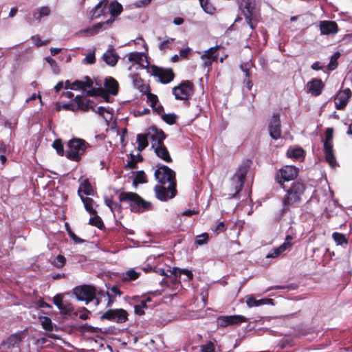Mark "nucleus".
<instances>
[{
  "mask_svg": "<svg viewBox=\"0 0 352 352\" xmlns=\"http://www.w3.org/2000/svg\"><path fill=\"white\" fill-rule=\"evenodd\" d=\"M293 240V236L291 235H287L285 239V241L283 244H281L279 247L280 249L284 252L285 251L290 249L292 246V241Z\"/></svg>",
  "mask_w": 352,
  "mask_h": 352,
  "instance_id": "obj_53",
  "label": "nucleus"
},
{
  "mask_svg": "<svg viewBox=\"0 0 352 352\" xmlns=\"http://www.w3.org/2000/svg\"><path fill=\"white\" fill-rule=\"evenodd\" d=\"M103 58L107 65L113 67L117 64L119 56L114 53V48L112 47L103 54Z\"/></svg>",
  "mask_w": 352,
  "mask_h": 352,
  "instance_id": "obj_26",
  "label": "nucleus"
},
{
  "mask_svg": "<svg viewBox=\"0 0 352 352\" xmlns=\"http://www.w3.org/2000/svg\"><path fill=\"white\" fill-rule=\"evenodd\" d=\"M133 85L139 89L140 92L148 91L149 85L144 84V81L138 74H133L131 76Z\"/></svg>",
  "mask_w": 352,
  "mask_h": 352,
  "instance_id": "obj_29",
  "label": "nucleus"
},
{
  "mask_svg": "<svg viewBox=\"0 0 352 352\" xmlns=\"http://www.w3.org/2000/svg\"><path fill=\"white\" fill-rule=\"evenodd\" d=\"M101 320H109L117 323H124L128 320V313L123 309H108L100 317Z\"/></svg>",
  "mask_w": 352,
  "mask_h": 352,
  "instance_id": "obj_10",
  "label": "nucleus"
},
{
  "mask_svg": "<svg viewBox=\"0 0 352 352\" xmlns=\"http://www.w3.org/2000/svg\"><path fill=\"white\" fill-rule=\"evenodd\" d=\"M208 239H209V235L208 233L205 232L200 235H198L196 237L195 243L199 245H201L207 243Z\"/></svg>",
  "mask_w": 352,
  "mask_h": 352,
  "instance_id": "obj_55",
  "label": "nucleus"
},
{
  "mask_svg": "<svg viewBox=\"0 0 352 352\" xmlns=\"http://www.w3.org/2000/svg\"><path fill=\"white\" fill-rule=\"evenodd\" d=\"M149 135L150 133H148V132L146 133H138L137 135V149L140 152L144 150L148 146V138H149Z\"/></svg>",
  "mask_w": 352,
  "mask_h": 352,
  "instance_id": "obj_28",
  "label": "nucleus"
},
{
  "mask_svg": "<svg viewBox=\"0 0 352 352\" xmlns=\"http://www.w3.org/2000/svg\"><path fill=\"white\" fill-rule=\"evenodd\" d=\"M305 155V152L304 149L301 147L289 149L287 151L288 157L296 160H299L301 157H304Z\"/></svg>",
  "mask_w": 352,
  "mask_h": 352,
  "instance_id": "obj_35",
  "label": "nucleus"
},
{
  "mask_svg": "<svg viewBox=\"0 0 352 352\" xmlns=\"http://www.w3.org/2000/svg\"><path fill=\"white\" fill-rule=\"evenodd\" d=\"M175 41V38L167 37L164 41L159 45V49L165 52L168 49H171L172 45Z\"/></svg>",
  "mask_w": 352,
  "mask_h": 352,
  "instance_id": "obj_47",
  "label": "nucleus"
},
{
  "mask_svg": "<svg viewBox=\"0 0 352 352\" xmlns=\"http://www.w3.org/2000/svg\"><path fill=\"white\" fill-rule=\"evenodd\" d=\"M299 168L292 165H285L276 170L274 173V182L280 188H285L287 183L297 180L299 175Z\"/></svg>",
  "mask_w": 352,
  "mask_h": 352,
  "instance_id": "obj_5",
  "label": "nucleus"
},
{
  "mask_svg": "<svg viewBox=\"0 0 352 352\" xmlns=\"http://www.w3.org/2000/svg\"><path fill=\"white\" fill-rule=\"evenodd\" d=\"M58 309L60 313L65 315H69L74 311V307L72 305L68 302H64L63 305L60 306Z\"/></svg>",
  "mask_w": 352,
  "mask_h": 352,
  "instance_id": "obj_50",
  "label": "nucleus"
},
{
  "mask_svg": "<svg viewBox=\"0 0 352 352\" xmlns=\"http://www.w3.org/2000/svg\"><path fill=\"white\" fill-rule=\"evenodd\" d=\"M324 84L320 78H314L307 85V91L314 96H318L322 94Z\"/></svg>",
  "mask_w": 352,
  "mask_h": 352,
  "instance_id": "obj_18",
  "label": "nucleus"
},
{
  "mask_svg": "<svg viewBox=\"0 0 352 352\" xmlns=\"http://www.w3.org/2000/svg\"><path fill=\"white\" fill-rule=\"evenodd\" d=\"M111 18L113 19L121 14L123 10L122 6L117 1H111L109 6Z\"/></svg>",
  "mask_w": 352,
  "mask_h": 352,
  "instance_id": "obj_31",
  "label": "nucleus"
},
{
  "mask_svg": "<svg viewBox=\"0 0 352 352\" xmlns=\"http://www.w3.org/2000/svg\"><path fill=\"white\" fill-rule=\"evenodd\" d=\"M352 96V91L349 88L339 91L334 96L336 108L338 110H343L348 104Z\"/></svg>",
  "mask_w": 352,
  "mask_h": 352,
  "instance_id": "obj_14",
  "label": "nucleus"
},
{
  "mask_svg": "<svg viewBox=\"0 0 352 352\" xmlns=\"http://www.w3.org/2000/svg\"><path fill=\"white\" fill-rule=\"evenodd\" d=\"M250 66L251 64L250 63H244L240 65L241 69L245 73V78H251L252 76Z\"/></svg>",
  "mask_w": 352,
  "mask_h": 352,
  "instance_id": "obj_60",
  "label": "nucleus"
},
{
  "mask_svg": "<svg viewBox=\"0 0 352 352\" xmlns=\"http://www.w3.org/2000/svg\"><path fill=\"white\" fill-rule=\"evenodd\" d=\"M248 318L241 315L220 316L217 318V326L226 327L231 325H238L248 322Z\"/></svg>",
  "mask_w": 352,
  "mask_h": 352,
  "instance_id": "obj_12",
  "label": "nucleus"
},
{
  "mask_svg": "<svg viewBox=\"0 0 352 352\" xmlns=\"http://www.w3.org/2000/svg\"><path fill=\"white\" fill-rule=\"evenodd\" d=\"M108 4L107 0L100 1L91 12V19H96L105 13V10Z\"/></svg>",
  "mask_w": 352,
  "mask_h": 352,
  "instance_id": "obj_23",
  "label": "nucleus"
},
{
  "mask_svg": "<svg viewBox=\"0 0 352 352\" xmlns=\"http://www.w3.org/2000/svg\"><path fill=\"white\" fill-rule=\"evenodd\" d=\"M119 201L127 203L130 210L134 213H143L152 210V204L136 192H122L119 194Z\"/></svg>",
  "mask_w": 352,
  "mask_h": 352,
  "instance_id": "obj_2",
  "label": "nucleus"
},
{
  "mask_svg": "<svg viewBox=\"0 0 352 352\" xmlns=\"http://www.w3.org/2000/svg\"><path fill=\"white\" fill-rule=\"evenodd\" d=\"M147 305L145 304L144 301H140L138 305H135L134 307L135 313L139 316L144 314V309L147 308Z\"/></svg>",
  "mask_w": 352,
  "mask_h": 352,
  "instance_id": "obj_58",
  "label": "nucleus"
},
{
  "mask_svg": "<svg viewBox=\"0 0 352 352\" xmlns=\"http://www.w3.org/2000/svg\"><path fill=\"white\" fill-rule=\"evenodd\" d=\"M105 204L109 208L111 212L122 210V207L120 203L114 201L112 199L107 198L104 200Z\"/></svg>",
  "mask_w": 352,
  "mask_h": 352,
  "instance_id": "obj_42",
  "label": "nucleus"
},
{
  "mask_svg": "<svg viewBox=\"0 0 352 352\" xmlns=\"http://www.w3.org/2000/svg\"><path fill=\"white\" fill-rule=\"evenodd\" d=\"M151 147L154 149V153L160 159L166 163H171L173 162L170 153L164 144L157 146L152 144Z\"/></svg>",
  "mask_w": 352,
  "mask_h": 352,
  "instance_id": "obj_17",
  "label": "nucleus"
},
{
  "mask_svg": "<svg viewBox=\"0 0 352 352\" xmlns=\"http://www.w3.org/2000/svg\"><path fill=\"white\" fill-rule=\"evenodd\" d=\"M142 94L146 95L147 102H150L151 107H154L155 105H157L159 102L158 97L157 95L152 94L150 91V88L148 89V91H143Z\"/></svg>",
  "mask_w": 352,
  "mask_h": 352,
  "instance_id": "obj_44",
  "label": "nucleus"
},
{
  "mask_svg": "<svg viewBox=\"0 0 352 352\" xmlns=\"http://www.w3.org/2000/svg\"><path fill=\"white\" fill-rule=\"evenodd\" d=\"M50 14V9L47 6L41 7L39 10L38 12H34L33 14V17L36 19L38 21H40L41 18L43 16H47Z\"/></svg>",
  "mask_w": 352,
  "mask_h": 352,
  "instance_id": "obj_43",
  "label": "nucleus"
},
{
  "mask_svg": "<svg viewBox=\"0 0 352 352\" xmlns=\"http://www.w3.org/2000/svg\"><path fill=\"white\" fill-rule=\"evenodd\" d=\"M176 272H177L179 276L182 274L186 275L188 277V281H190L193 279V274L191 270H189L188 269H180L178 267H173L172 273H175Z\"/></svg>",
  "mask_w": 352,
  "mask_h": 352,
  "instance_id": "obj_49",
  "label": "nucleus"
},
{
  "mask_svg": "<svg viewBox=\"0 0 352 352\" xmlns=\"http://www.w3.org/2000/svg\"><path fill=\"white\" fill-rule=\"evenodd\" d=\"M250 164L251 162L250 160L243 162L232 177L230 182V192L228 193L230 197H236L241 191L247 173L250 168Z\"/></svg>",
  "mask_w": 352,
  "mask_h": 352,
  "instance_id": "obj_3",
  "label": "nucleus"
},
{
  "mask_svg": "<svg viewBox=\"0 0 352 352\" xmlns=\"http://www.w3.org/2000/svg\"><path fill=\"white\" fill-rule=\"evenodd\" d=\"M319 27L321 34L324 35L335 34L339 30L337 23L333 21H322Z\"/></svg>",
  "mask_w": 352,
  "mask_h": 352,
  "instance_id": "obj_19",
  "label": "nucleus"
},
{
  "mask_svg": "<svg viewBox=\"0 0 352 352\" xmlns=\"http://www.w3.org/2000/svg\"><path fill=\"white\" fill-rule=\"evenodd\" d=\"M88 146L85 140L74 138L68 142L65 156L70 160L79 162Z\"/></svg>",
  "mask_w": 352,
  "mask_h": 352,
  "instance_id": "obj_6",
  "label": "nucleus"
},
{
  "mask_svg": "<svg viewBox=\"0 0 352 352\" xmlns=\"http://www.w3.org/2000/svg\"><path fill=\"white\" fill-rule=\"evenodd\" d=\"M168 272H170L168 276L170 285L175 286L177 285L179 283L178 278L180 277L179 275H178L177 272L175 273H172V271L170 270H168Z\"/></svg>",
  "mask_w": 352,
  "mask_h": 352,
  "instance_id": "obj_59",
  "label": "nucleus"
},
{
  "mask_svg": "<svg viewBox=\"0 0 352 352\" xmlns=\"http://www.w3.org/2000/svg\"><path fill=\"white\" fill-rule=\"evenodd\" d=\"M223 47L219 45H216L214 47H210L208 50L205 52V53L201 56V58H207L208 60H210L212 61H217L218 59V51L220 49H222Z\"/></svg>",
  "mask_w": 352,
  "mask_h": 352,
  "instance_id": "obj_27",
  "label": "nucleus"
},
{
  "mask_svg": "<svg viewBox=\"0 0 352 352\" xmlns=\"http://www.w3.org/2000/svg\"><path fill=\"white\" fill-rule=\"evenodd\" d=\"M142 54L140 52H133L128 54V59L129 61L140 63L142 60Z\"/></svg>",
  "mask_w": 352,
  "mask_h": 352,
  "instance_id": "obj_52",
  "label": "nucleus"
},
{
  "mask_svg": "<svg viewBox=\"0 0 352 352\" xmlns=\"http://www.w3.org/2000/svg\"><path fill=\"white\" fill-rule=\"evenodd\" d=\"M201 352H214V345L212 342H208L207 344L202 345L201 349Z\"/></svg>",
  "mask_w": 352,
  "mask_h": 352,
  "instance_id": "obj_64",
  "label": "nucleus"
},
{
  "mask_svg": "<svg viewBox=\"0 0 352 352\" xmlns=\"http://www.w3.org/2000/svg\"><path fill=\"white\" fill-rule=\"evenodd\" d=\"M91 214L94 215V217H92L89 219V223L91 226H95L100 230L104 229L105 228V226H104V224L102 219L100 218V217H99L97 214V213Z\"/></svg>",
  "mask_w": 352,
  "mask_h": 352,
  "instance_id": "obj_38",
  "label": "nucleus"
},
{
  "mask_svg": "<svg viewBox=\"0 0 352 352\" xmlns=\"http://www.w3.org/2000/svg\"><path fill=\"white\" fill-rule=\"evenodd\" d=\"M83 193L86 195H94V189L92 186L91 185L88 179H86L82 182L80 185V187L78 190V195L80 197L82 195L81 193Z\"/></svg>",
  "mask_w": 352,
  "mask_h": 352,
  "instance_id": "obj_30",
  "label": "nucleus"
},
{
  "mask_svg": "<svg viewBox=\"0 0 352 352\" xmlns=\"http://www.w3.org/2000/svg\"><path fill=\"white\" fill-rule=\"evenodd\" d=\"M200 5L203 10L208 14H213L215 11V8L209 2L208 0H203Z\"/></svg>",
  "mask_w": 352,
  "mask_h": 352,
  "instance_id": "obj_51",
  "label": "nucleus"
},
{
  "mask_svg": "<svg viewBox=\"0 0 352 352\" xmlns=\"http://www.w3.org/2000/svg\"><path fill=\"white\" fill-rule=\"evenodd\" d=\"M212 230L216 234H219V233L226 231V226L223 221H220L218 222L214 228H212Z\"/></svg>",
  "mask_w": 352,
  "mask_h": 352,
  "instance_id": "obj_61",
  "label": "nucleus"
},
{
  "mask_svg": "<svg viewBox=\"0 0 352 352\" xmlns=\"http://www.w3.org/2000/svg\"><path fill=\"white\" fill-rule=\"evenodd\" d=\"M140 276V273L137 272L134 270H129L125 273L124 279L129 280H135Z\"/></svg>",
  "mask_w": 352,
  "mask_h": 352,
  "instance_id": "obj_57",
  "label": "nucleus"
},
{
  "mask_svg": "<svg viewBox=\"0 0 352 352\" xmlns=\"http://www.w3.org/2000/svg\"><path fill=\"white\" fill-rule=\"evenodd\" d=\"M177 116L174 113L162 115V120L168 124L172 125L176 122Z\"/></svg>",
  "mask_w": 352,
  "mask_h": 352,
  "instance_id": "obj_54",
  "label": "nucleus"
},
{
  "mask_svg": "<svg viewBox=\"0 0 352 352\" xmlns=\"http://www.w3.org/2000/svg\"><path fill=\"white\" fill-rule=\"evenodd\" d=\"M52 147L56 151L60 156L65 155L66 152L64 151L63 144L60 139H56L53 142Z\"/></svg>",
  "mask_w": 352,
  "mask_h": 352,
  "instance_id": "obj_45",
  "label": "nucleus"
},
{
  "mask_svg": "<svg viewBox=\"0 0 352 352\" xmlns=\"http://www.w3.org/2000/svg\"><path fill=\"white\" fill-rule=\"evenodd\" d=\"M149 138L152 141V144L157 145L163 144L164 140L166 138V135L162 129H158L155 126H151L148 129Z\"/></svg>",
  "mask_w": 352,
  "mask_h": 352,
  "instance_id": "obj_16",
  "label": "nucleus"
},
{
  "mask_svg": "<svg viewBox=\"0 0 352 352\" xmlns=\"http://www.w3.org/2000/svg\"><path fill=\"white\" fill-rule=\"evenodd\" d=\"M114 19L112 18L109 19L104 22H100L95 25H94L91 28L87 30V32H91L92 34H96L98 33L102 27L106 25L107 26H111L112 23H113Z\"/></svg>",
  "mask_w": 352,
  "mask_h": 352,
  "instance_id": "obj_37",
  "label": "nucleus"
},
{
  "mask_svg": "<svg viewBox=\"0 0 352 352\" xmlns=\"http://www.w3.org/2000/svg\"><path fill=\"white\" fill-rule=\"evenodd\" d=\"M246 304L249 307H258L263 305H274L273 299L265 298L260 300L255 299L253 296H250L246 300Z\"/></svg>",
  "mask_w": 352,
  "mask_h": 352,
  "instance_id": "obj_25",
  "label": "nucleus"
},
{
  "mask_svg": "<svg viewBox=\"0 0 352 352\" xmlns=\"http://www.w3.org/2000/svg\"><path fill=\"white\" fill-rule=\"evenodd\" d=\"M144 160L143 156L138 153L137 155H133V153L130 154V160L128 161L126 168L130 169H135L138 168L137 164L138 162H142Z\"/></svg>",
  "mask_w": 352,
  "mask_h": 352,
  "instance_id": "obj_32",
  "label": "nucleus"
},
{
  "mask_svg": "<svg viewBox=\"0 0 352 352\" xmlns=\"http://www.w3.org/2000/svg\"><path fill=\"white\" fill-rule=\"evenodd\" d=\"M104 90L109 94L116 96L119 91V84L118 81L112 77H108L104 79Z\"/></svg>",
  "mask_w": 352,
  "mask_h": 352,
  "instance_id": "obj_21",
  "label": "nucleus"
},
{
  "mask_svg": "<svg viewBox=\"0 0 352 352\" xmlns=\"http://www.w3.org/2000/svg\"><path fill=\"white\" fill-rule=\"evenodd\" d=\"M80 199L84 204L85 210L89 214H95L97 213V211L93 208V204L94 201L93 199L90 197H85L82 195H80Z\"/></svg>",
  "mask_w": 352,
  "mask_h": 352,
  "instance_id": "obj_36",
  "label": "nucleus"
},
{
  "mask_svg": "<svg viewBox=\"0 0 352 352\" xmlns=\"http://www.w3.org/2000/svg\"><path fill=\"white\" fill-rule=\"evenodd\" d=\"M96 62V56L94 52H90L83 59V63L87 64H94Z\"/></svg>",
  "mask_w": 352,
  "mask_h": 352,
  "instance_id": "obj_63",
  "label": "nucleus"
},
{
  "mask_svg": "<svg viewBox=\"0 0 352 352\" xmlns=\"http://www.w3.org/2000/svg\"><path fill=\"white\" fill-rule=\"evenodd\" d=\"M333 128H327L326 129L323 150L326 161L330 166L334 168L337 166V162L333 149Z\"/></svg>",
  "mask_w": 352,
  "mask_h": 352,
  "instance_id": "obj_7",
  "label": "nucleus"
},
{
  "mask_svg": "<svg viewBox=\"0 0 352 352\" xmlns=\"http://www.w3.org/2000/svg\"><path fill=\"white\" fill-rule=\"evenodd\" d=\"M65 226L67 234L71 237V239L74 241L75 243L80 244L85 242V240L80 239V237L75 234V233L72 230L68 223H65Z\"/></svg>",
  "mask_w": 352,
  "mask_h": 352,
  "instance_id": "obj_46",
  "label": "nucleus"
},
{
  "mask_svg": "<svg viewBox=\"0 0 352 352\" xmlns=\"http://www.w3.org/2000/svg\"><path fill=\"white\" fill-rule=\"evenodd\" d=\"M157 167L154 173L155 179L162 185L169 183L168 190L171 192L170 197H174L177 194L175 171L164 164H158Z\"/></svg>",
  "mask_w": 352,
  "mask_h": 352,
  "instance_id": "obj_4",
  "label": "nucleus"
},
{
  "mask_svg": "<svg viewBox=\"0 0 352 352\" xmlns=\"http://www.w3.org/2000/svg\"><path fill=\"white\" fill-rule=\"evenodd\" d=\"M22 339L23 336L22 333H21L12 334L11 336H10L7 340L8 347H15L19 346V344L22 341Z\"/></svg>",
  "mask_w": 352,
  "mask_h": 352,
  "instance_id": "obj_33",
  "label": "nucleus"
},
{
  "mask_svg": "<svg viewBox=\"0 0 352 352\" xmlns=\"http://www.w3.org/2000/svg\"><path fill=\"white\" fill-rule=\"evenodd\" d=\"M281 122L280 115L274 113L268 124V131L270 136L276 140L281 137Z\"/></svg>",
  "mask_w": 352,
  "mask_h": 352,
  "instance_id": "obj_13",
  "label": "nucleus"
},
{
  "mask_svg": "<svg viewBox=\"0 0 352 352\" xmlns=\"http://www.w3.org/2000/svg\"><path fill=\"white\" fill-rule=\"evenodd\" d=\"M151 74L158 78L159 82L162 84H168L175 78V73L172 68L160 67L156 65H151Z\"/></svg>",
  "mask_w": 352,
  "mask_h": 352,
  "instance_id": "obj_9",
  "label": "nucleus"
},
{
  "mask_svg": "<svg viewBox=\"0 0 352 352\" xmlns=\"http://www.w3.org/2000/svg\"><path fill=\"white\" fill-rule=\"evenodd\" d=\"M332 238L338 245H342L348 243L346 236L340 232H335L332 234Z\"/></svg>",
  "mask_w": 352,
  "mask_h": 352,
  "instance_id": "obj_40",
  "label": "nucleus"
},
{
  "mask_svg": "<svg viewBox=\"0 0 352 352\" xmlns=\"http://www.w3.org/2000/svg\"><path fill=\"white\" fill-rule=\"evenodd\" d=\"M76 111L78 110L87 112L89 110L95 111L94 102L91 100H87L85 97L82 96H76L74 99Z\"/></svg>",
  "mask_w": 352,
  "mask_h": 352,
  "instance_id": "obj_15",
  "label": "nucleus"
},
{
  "mask_svg": "<svg viewBox=\"0 0 352 352\" xmlns=\"http://www.w3.org/2000/svg\"><path fill=\"white\" fill-rule=\"evenodd\" d=\"M80 329L83 333H89L96 335V336H98V334L100 333H104L102 331V329L92 327L88 324H82L80 327Z\"/></svg>",
  "mask_w": 352,
  "mask_h": 352,
  "instance_id": "obj_34",
  "label": "nucleus"
},
{
  "mask_svg": "<svg viewBox=\"0 0 352 352\" xmlns=\"http://www.w3.org/2000/svg\"><path fill=\"white\" fill-rule=\"evenodd\" d=\"M340 53L339 52H336L333 54L328 65V69L329 70H334L338 67V59L340 58Z\"/></svg>",
  "mask_w": 352,
  "mask_h": 352,
  "instance_id": "obj_48",
  "label": "nucleus"
},
{
  "mask_svg": "<svg viewBox=\"0 0 352 352\" xmlns=\"http://www.w3.org/2000/svg\"><path fill=\"white\" fill-rule=\"evenodd\" d=\"M285 192L281 199L282 208L279 214L283 217L291 212L292 208L298 207L303 201L307 190L306 184L302 180H296L290 184L280 188Z\"/></svg>",
  "mask_w": 352,
  "mask_h": 352,
  "instance_id": "obj_1",
  "label": "nucleus"
},
{
  "mask_svg": "<svg viewBox=\"0 0 352 352\" xmlns=\"http://www.w3.org/2000/svg\"><path fill=\"white\" fill-rule=\"evenodd\" d=\"M93 86V81L89 76H85V80H74L71 85V89L85 90L86 88H91Z\"/></svg>",
  "mask_w": 352,
  "mask_h": 352,
  "instance_id": "obj_24",
  "label": "nucleus"
},
{
  "mask_svg": "<svg viewBox=\"0 0 352 352\" xmlns=\"http://www.w3.org/2000/svg\"><path fill=\"white\" fill-rule=\"evenodd\" d=\"M148 180L144 170H139L136 173V175L133 179V184L137 186L140 184L147 183Z\"/></svg>",
  "mask_w": 352,
  "mask_h": 352,
  "instance_id": "obj_41",
  "label": "nucleus"
},
{
  "mask_svg": "<svg viewBox=\"0 0 352 352\" xmlns=\"http://www.w3.org/2000/svg\"><path fill=\"white\" fill-rule=\"evenodd\" d=\"M65 257L61 254H59L55 258L54 261V265L57 267H62L65 264Z\"/></svg>",
  "mask_w": 352,
  "mask_h": 352,
  "instance_id": "obj_62",
  "label": "nucleus"
},
{
  "mask_svg": "<svg viewBox=\"0 0 352 352\" xmlns=\"http://www.w3.org/2000/svg\"><path fill=\"white\" fill-rule=\"evenodd\" d=\"M74 294L78 300L86 301L87 304L96 298V288L89 285H83L75 287Z\"/></svg>",
  "mask_w": 352,
  "mask_h": 352,
  "instance_id": "obj_11",
  "label": "nucleus"
},
{
  "mask_svg": "<svg viewBox=\"0 0 352 352\" xmlns=\"http://www.w3.org/2000/svg\"><path fill=\"white\" fill-rule=\"evenodd\" d=\"M38 320L42 325V327L47 331H52L53 330V324L50 318L47 316H39Z\"/></svg>",
  "mask_w": 352,
  "mask_h": 352,
  "instance_id": "obj_39",
  "label": "nucleus"
},
{
  "mask_svg": "<svg viewBox=\"0 0 352 352\" xmlns=\"http://www.w3.org/2000/svg\"><path fill=\"white\" fill-rule=\"evenodd\" d=\"M154 190L155 192L156 197L162 201H166L168 199H172L173 197H170L171 192L168 190V188H166L164 186V185H156L154 188Z\"/></svg>",
  "mask_w": 352,
  "mask_h": 352,
  "instance_id": "obj_22",
  "label": "nucleus"
},
{
  "mask_svg": "<svg viewBox=\"0 0 352 352\" xmlns=\"http://www.w3.org/2000/svg\"><path fill=\"white\" fill-rule=\"evenodd\" d=\"M240 7L248 25L250 27L252 30H254L255 26L252 23L253 7L251 6L250 3L248 1H245L244 5L241 4Z\"/></svg>",
  "mask_w": 352,
  "mask_h": 352,
  "instance_id": "obj_20",
  "label": "nucleus"
},
{
  "mask_svg": "<svg viewBox=\"0 0 352 352\" xmlns=\"http://www.w3.org/2000/svg\"><path fill=\"white\" fill-rule=\"evenodd\" d=\"M194 85L190 80H183L173 88V94L176 100H186L193 94Z\"/></svg>",
  "mask_w": 352,
  "mask_h": 352,
  "instance_id": "obj_8",
  "label": "nucleus"
},
{
  "mask_svg": "<svg viewBox=\"0 0 352 352\" xmlns=\"http://www.w3.org/2000/svg\"><path fill=\"white\" fill-rule=\"evenodd\" d=\"M87 95L89 96H103L104 89L102 87L93 88L87 91Z\"/></svg>",
  "mask_w": 352,
  "mask_h": 352,
  "instance_id": "obj_56",
  "label": "nucleus"
}]
</instances>
